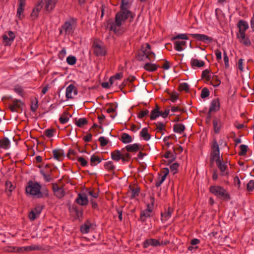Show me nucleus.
<instances>
[{"label":"nucleus","mask_w":254,"mask_h":254,"mask_svg":"<svg viewBox=\"0 0 254 254\" xmlns=\"http://www.w3.org/2000/svg\"><path fill=\"white\" fill-rule=\"evenodd\" d=\"M135 15V13L132 12L130 10L120 9L116 14L115 22H111L108 23L109 30L114 31L116 34H121L120 28L122 26L123 22L129 18V21L131 22L133 21Z\"/></svg>","instance_id":"1"},{"label":"nucleus","mask_w":254,"mask_h":254,"mask_svg":"<svg viewBox=\"0 0 254 254\" xmlns=\"http://www.w3.org/2000/svg\"><path fill=\"white\" fill-rule=\"evenodd\" d=\"M209 191L223 201H229L231 199L229 192L222 186H211L209 188Z\"/></svg>","instance_id":"2"},{"label":"nucleus","mask_w":254,"mask_h":254,"mask_svg":"<svg viewBox=\"0 0 254 254\" xmlns=\"http://www.w3.org/2000/svg\"><path fill=\"white\" fill-rule=\"evenodd\" d=\"M41 186L38 182L29 181L25 189V191L32 196L38 198L40 190H41Z\"/></svg>","instance_id":"3"},{"label":"nucleus","mask_w":254,"mask_h":254,"mask_svg":"<svg viewBox=\"0 0 254 254\" xmlns=\"http://www.w3.org/2000/svg\"><path fill=\"white\" fill-rule=\"evenodd\" d=\"M77 19L73 17H70L62 25L61 28L64 30L65 35L72 34L74 30V25H76Z\"/></svg>","instance_id":"4"},{"label":"nucleus","mask_w":254,"mask_h":254,"mask_svg":"<svg viewBox=\"0 0 254 254\" xmlns=\"http://www.w3.org/2000/svg\"><path fill=\"white\" fill-rule=\"evenodd\" d=\"M217 158H220V149L217 140L214 138L211 143L210 161V162H214Z\"/></svg>","instance_id":"5"},{"label":"nucleus","mask_w":254,"mask_h":254,"mask_svg":"<svg viewBox=\"0 0 254 254\" xmlns=\"http://www.w3.org/2000/svg\"><path fill=\"white\" fill-rule=\"evenodd\" d=\"M237 26L239 28V32L237 33V38L245 37V34L246 31L249 29L248 23L243 19H240L238 21Z\"/></svg>","instance_id":"6"},{"label":"nucleus","mask_w":254,"mask_h":254,"mask_svg":"<svg viewBox=\"0 0 254 254\" xmlns=\"http://www.w3.org/2000/svg\"><path fill=\"white\" fill-rule=\"evenodd\" d=\"M189 35L197 41L203 42L206 44L213 42V39L207 35L201 34H190Z\"/></svg>","instance_id":"7"},{"label":"nucleus","mask_w":254,"mask_h":254,"mask_svg":"<svg viewBox=\"0 0 254 254\" xmlns=\"http://www.w3.org/2000/svg\"><path fill=\"white\" fill-rule=\"evenodd\" d=\"M93 47L94 48V54L96 56H105L106 55L107 51L104 45L94 42Z\"/></svg>","instance_id":"8"},{"label":"nucleus","mask_w":254,"mask_h":254,"mask_svg":"<svg viewBox=\"0 0 254 254\" xmlns=\"http://www.w3.org/2000/svg\"><path fill=\"white\" fill-rule=\"evenodd\" d=\"M44 206L40 204L36 205L29 212L28 217L30 220L34 221L38 217L41 213Z\"/></svg>","instance_id":"9"},{"label":"nucleus","mask_w":254,"mask_h":254,"mask_svg":"<svg viewBox=\"0 0 254 254\" xmlns=\"http://www.w3.org/2000/svg\"><path fill=\"white\" fill-rule=\"evenodd\" d=\"M151 56L145 55L144 51L143 52L141 49L137 52L136 59L138 61H142L147 59L150 61H154L155 59V54L154 53H151Z\"/></svg>","instance_id":"10"},{"label":"nucleus","mask_w":254,"mask_h":254,"mask_svg":"<svg viewBox=\"0 0 254 254\" xmlns=\"http://www.w3.org/2000/svg\"><path fill=\"white\" fill-rule=\"evenodd\" d=\"M126 149L128 152L136 153L139 150H143V147L142 145L139 143H134L133 144H129L127 145L125 148H123L122 151L124 152Z\"/></svg>","instance_id":"11"},{"label":"nucleus","mask_w":254,"mask_h":254,"mask_svg":"<svg viewBox=\"0 0 254 254\" xmlns=\"http://www.w3.org/2000/svg\"><path fill=\"white\" fill-rule=\"evenodd\" d=\"M52 190L54 195L58 198L63 197L65 193L63 187H59L57 184H52Z\"/></svg>","instance_id":"12"},{"label":"nucleus","mask_w":254,"mask_h":254,"mask_svg":"<svg viewBox=\"0 0 254 254\" xmlns=\"http://www.w3.org/2000/svg\"><path fill=\"white\" fill-rule=\"evenodd\" d=\"M24 103L20 100L15 99L13 100L12 103L9 105V108L12 112H18L19 109H22V106Z\"/></svg>","instance_id":"13"},{"label":"nucleus","mask_w":254,"mask_h":254,"mask_svg":"<svg viewBox=\"0 0 254 254\" xmlns=\"http://www.w3.org/2000/svg\"><path fill=\"white\" fill-rule=\"evenodd\" d=\"M173 212V209L169 206L168 208H165L164 212L161 213V220L162 222H165L167 221L172 216V214Z\"/></svg>","instance_id":"14"},{"label":"nucleus","mask_w":254,"mask_h":254,"mask_svg":"<svg viewBox=\"0 0 254 254\" xmlns=\"http://www.w3.org/2000/svg\"><path fill=\"white\" fill-rule=\"evenodd\" d=\"M2 38L4 41L5 46L10 45L11 43L15 38V35L12 31H9L8 32V36L6 34H4L2 35Z\"/></svg>","instance_id":"15"},{"label":"nucleus","mask_w":254,"mask_h":254,"mask_svg":"<svg viewBox=\"0 0 254 254\" xmlns=\"http://www.w3.org/2000/svg\"><path fill=\"white\" fill-rule=\"evenodd\" d=\"M26 4V0H18V7L17 10L16 16L19 19H22L24 6Z\"/></svg>","instance_id":"16"},{"label":"nucleus","mask_w":254,"mask_h":254,"mask_svg":"<svg viewBox=\"0 0 254 254\" xmlns=\"http://www.w3.org/2000/svg\"><path fill=\"white\" fill-rule=\"evenodd\" d=\"M75 202L82 206L86 205L88 203L86 194L84 193H79L77 197L75 199Z\"/></svg>","instance_id":"17"},{"label":"nucleus","mask_w":254,"mask_h":254,"mask_svg":"<svg viewBox=\"0 0 254 254\" xmlns=\"http://www.w3.org/2000/svg\"><path fill=\"white\" fill-rule=\"evenodd\" d=\"M143 247L145 249L147 248L149 246L158 247L161 246L159 241L155 239H146L143 243Z\"/></svg>","instance_id":"18"},{"label":"nucleus","mask_w":254,"mask_h":254,"mask_svg":"<svg viewBox=\"0 0 254 254\" xmlns=\"http://www.w3.org/2000/svg\"><path fill=\"white\" fill-rule=\"evenodd\" d=\"M213 126L214 132L215 133H218L222 127V123L220 118L216 117H213Z\"/></svg>","instance_id":"19"},{"label":"nucleus","mask_w":254,"mask_h":254,"mask_svg":"<svg viewBox=\"0 0 254 254\" xmlns=\"http://www.w3.org/2000/svg\"><path fill=\"white\" fill-rule=\"evenodd\" d=\"M72 92H73V95H75L77 94V90L73 84H70L66 89L65 96L67 99L73 98Z\"/></svg>","instance_id":"20"},{"label":"nucleus","mask_w":254,"mask_h":254,"mask_svg":"<svg viewBox=\"0 0 254 254\" xmlns=\"http://www.w3.org/2000/svg\"><path fill=\"white\" fill-rule=\"evenodd\" d=\"M93 226L89 220H86L84 223L80 226V232L82 234H87L90 232V228Z\"/></svg>","instance_id":"21"},{"label":"nucleus","mask_w":254,"mask_h":254,"mask_svg":"<svg viewBox=\"0 0 254 254\" xmlns=\"http://www.w3.org/2000/svg\"><path fill=\"white\" fill-rule=\"evenodd\" d=\"M57 1V0H45L46 4L44 9L48 12H50L55 8Z\"/></svg>","instance_id":"22"},{"label":"nucleus","mask_w":254,"mask_h":254,"mask_svg":"<svg viewBox=\"0 0 254 254\" xmlns=\"http://www.w3.org/2000/svg\"><path fill=\"white\" fill-rule=\"evenodd\" d=\"M220 107V104L219 98H216L212 100L209 109V112H217Z\"/></svg>","instance_id":"23"},{"label":"nucleus","mask_w":254,"mask_h":254,"mask_svg":"<svg viewBox=\"0 0 254 254\" xmlns=\"http://www.w3.org/2000/svg\"><path fill=\"white\" fill-rule=\"evenodd\" d=\"M129 188L130 191L129 196L131 198H134L135 197L138 196L139 195V193L140 190V189L139 187L136 185H130L129 186Z\"/></svg>","instance_id":"24"},{"label":"nucleus","mask_w":254,"mask_h":254,"mask_svg":"<svg viewBox=\"0 0 254 254\" xmlns=\"http://www.w3.org/2000/svg\"><path fill=\"white\" fill-rule=\"evenodd\" d=\"M53 153L54 158L59 161H62L64 156V151L61 149L53 150Z\"/></svg>","instance_id":"25"},{"label":"nucleus","mask_w":254,"mask_h":254,"mask_svg":"<svg viewBox=\"0 0 254 254\" xmlns=\"http://www.w3.org/2000/svg\"><path fill=\"white\" fill-rule=\"evenodd\" d=\"M42 250V248L40 246L37 245H32L29 246L21 247L18 249V251L19 252H30L32 251H41Z\"/></svg>","instance_id":"26"},{"label":"nucleus","mask_w":254,"mask_h":254,"mask_svg":"<svg viewBox=\"0 0 254 254\" xmlns=\"http://www.w3.org/2000/svg\"><path fill=\"white\" fill-rule=\"evenodd\" d=\"M151 213V212L150 211H148L146 209L141 210L138 220L141 221L142 223L145 222L146 221V218L152 217Z\"/></svg>","instance_id":"27"},{"label":"nucleus","mask_w":254,"mask_h":254,"mask_svg":"<svg viewBox=\"0 0 254 254\" xmlns=\"http://www.w3.org/2000/svg\"><path fill=\"white\" fill-rule=\"evenodd\" d=\"M158 67L157 64L151 63H146L143 66L144 69L149 72H154L157 69Z\"/></svg>","instance_id":"28"},{"label":"nucleus","mask_w":254,"mask_h":254,"mask_svg":"<svg viewBox=\"0 0 254 254\" xmlns=\"http://www.w3.org/2000/svg\"><path fill=\"white\" fill-rule=\"evenodd\" d=\"M10 142L7 137L0 139V148L6 150L10 147Z\"/></svg>","instance_id":"29"},{"label":"nucleus","mask_w":254,"mask_h":254,"mask_svg":"<svg viewBox=\"0 0 254 254\" xmlns=\"http://www.w3.org/2000/svg\"><path fill=\"white\" fill-rule=\"evenodd\" d=\"M204 64L203 61L197 59H192L190 61V65L192 68H194V67H201L203 66Z\"/></svg>","instance_id":"30"},{"label":"nucleus","mask_w":254,"mask_h":254,"mask_svg":"<svg viewBox=\"0 0 254 254\" xmlns=\"http://www.w3.org/2000/svg\"><path fill=\"white\" fill-rule=\"evenodd\" d=\"M102 160V158L95 154H93L91 156L90 158V165L91 166H95L97 164L101 163Z\"/></svg>","instance_id":"31"},{"label":"nucleus","mask_w":254,"mask_h":254,"mask_svg":"<svg viewBox=\"0 0 254 254\" xmlns=\"http://www.w3.org/2000/svg\"><path fill=\"white\" fill-rule=\"evenodd\" d=\"M104 167L105 169L106 170H107L108 172H109L110 173H113V174H114L116 167L114 165V163L112 161H109L106 162L104 164Z\"/></svg>","instance_id":"32"},{"label":"nucleus","mask_w":254,"mask_h":254,"mask_svg":"<svg viewBox=\"0 0 254 254\" xmlns=\"http://www.w3.org/2000/svg\"><path fill=\"white\" fill-rule=\"evenodd\" d=\"M122 154L121 151L116 150L111 152V158L115 161L118 162L121 159Z\"/></svg>","instance_id":"33"},{"label":"nucleus","mask_w":254,"mask_h":254,"mask_svg":"<svg viewBox=\"0 0 254 254\" xmlns=\"http://www.w3.org/2000/svg\"><path fill=\"white\" fill-rule=\"evenodd\" d=\"M185 126L182 124H176L173 126V130L175 132L181 133L185 130Z\"/></svg>","instance_id":"34"},{"label":"nucleus","mask_w":254,"mask_h":254,"mask_svg":"<svg viewBox=\"0 0 254 254\" xmlns=\"http://www.w3.org/2000/svg\"><path fill=\"white\" fill-rule=\"evenodd\" d=\"M5 191L8 196L11 195V192L15 187L13 186L11 182L6 181L5 183Z\"/></svg>","instance_id":"35"},{"label":"nucleus","mask_w":254,"mask_h":254,"mask_svg":"<svg viewBox=\"0 0 254 254\" xmlns=\"http://www.w3.org/2000/svg\"><path fill=\"white\" fill-rule=\"evenodd\" d=\"M173 149L174 154H173V155H172L173 158L170 161V163L173 162L176 158V155L177 154H180L182 152V151L183 150V147L180 145H179L177 147H173Z\"/></svg>","instance_id":"36"},{"label":"nucleus","mask_w":254,"mask_h":254,"mask_svg":"<svg viewBox=\"0 0 254 254\" xmlns=\"http://www.w3.org/2000/svg\"><path fill=\"white\" fill-rule=\"evenodd\" d=\"M30 108L32 112H35L38 108V100L37 98L34 97L30 100Z\"/></svg>","instance_id":"37"},{"label":"nucleus","mask_w":254,"mask_h":254,"mask_svg":"<svg viewBox=\"0 0 254 254\" xmlns=\"http://www.w3.org/2000/svg\"><path fill=\"white\" fill-rule=\"evenodd\" d=\"M245 37H239L237 38L239 39L240 43H242L244 46L246 47H249L251 45L252 43L248 37H246V34H245Z\"/></svg>","instance_id":"38"},{"label":"nucleus","mask_w":254,"mask_h":254,"mask_svg":"<svg viewBox=\"0 0 254 254\" xmlns=\"http://www.w3.org/2000/svg\"><path fill=\"white\" fill-rule=\"evenodd\" d=\"M121 141L124 143H128L132 141V139L130 135L127 133H123L121 139Z\"/></svg>","instance_id":"39"},{"label":"nucleus","mask_w":254,"mask_h":254,"mask_svg":"<svg viewBox=\"0 0 254 254\" xmlns=\"http://www.w3.org/2000/svg\"><path fill=\"white\" fill-rule=\"evenodd\" d=\"M140 135L146 141L149 140L151 137V135L148 132V129L146 127L142 128L140 132Z\"/></svg>","instance_id":"40"},{"label":"nucleus","mask_w":254,"mask_h":254,"mask_svg":"<svg viewBox=\"0 0 254 254\" xmlns=\"http://www.w3.org/2000/svg\"><path fill=\"white\" fill-rule=\"evenodd\" d=\"M215 161L221 172H223L226 170L227 168L226 163L222 162L220 158H217Z\"/></svg>","instance_id":"41"},{"label":"nucleus","mask_w":254,"mask_h":254,"mask_svg":"<svg viewBox=\"0 0 254 254\" xmlns=\"http://www.w3.org/2000/svg\"><path fill=\"white\" fill-rule=\"evenodd\" d=\"M141 49L144 52L145 55H150L151 56V53H153L151 51V46L148 43H145L142 45L141 47Z\"/></svg>","instance_id":"42"},{"label":"nucleus","mask_w":254,"mask_h":254,"mask_svg":"<svg viewBox=\"0 0 254 254\" xmlns=\"http://www.w3.org/2000/svg\"><path fill=\"white\" fill-rule=\"evenodd\" d=\"M130 4L128 0H121L120 9L122 10H129L128 9L130 7Z\"/></svg>","instance_id":"43"},{"label":"nucleus","mask_w":254,"mask_h":254,"mask_svg":"<svg viewBox=\"0 0 254 254\" xmlns=\"http://www.w3.org/2000/svg\"><path fill=\"white\" fill-rule=\"evenodd\" d=\"M68 116H69V117H71V116L70 115L68 114V112H64L63 115L62 116H61L59 118L60 122L62 124H64L66 123L69 120Z\"/></svg>","instance_id":"44"},{"label":"nucleus","mask_w":254,"mask_h":254,"mask_svg":"<svg viewBox=\"0 0 254 254\" xmlns=\"http://www.w3.org/2000/svg\"><path fill=\"white\" fill-rule=\"evenodd\" d=\"M41 174L43 176L44 180L46 182H51L53 179H52V175L49 173V172H45L43 170H41L40 171Z\"/></svg>","instance_id":"45"},{"label":"nucleus","mask_w":254,"mask_h":254,"mask_svg":"<svg viewBox=\"0 0 254 254\" xmlns=\"http://www.w3.org/2000/svg\"><path fill=\"white\" fill-rule=\"evenodd\" d=\"M88 124L86 119L83 118H80L78 120H75V124L79 127H82Z\"/></svg>","instance_id":"46"},{"label":"nucleus","mask_w":254,"mask_h":254,"mask_svg":"<svg viewBox=\"0 0 254 254\" xmlns=\"http://www.w3.org/2000/svg\"><path fill=\"white\" fill-rule=\"evenodd\" d=\"M154 124L156 126V130L158 132L162 133V134L164 133L162 132L163 131L165 130L166 125L162 122H158L157 123H155Z\"/></svg>","instance_id":"47"},{"label":"nucleus","mask_w":254,"mask_h":254,"mask_svg":"<svg viewBox=\"0 0 254 254\" xmlns=\"http://www.w3.org/2000/svg\"><path fill=\"white\" fill-rule=\"evenodd\" d=\"M155 202V198L153 195L150 196V203H148L146 205L147 208L145 209L148 211L152 212Z\"/></svg>","instance_id":"48"},{"label":"nucleus","mask_w":254,"mask_h":254,"mask_svg":"<svg viewBox=\"0 0 254 254\" xmlns=\"http://www.w3.org/2000/svg\"><path fill=\"white\" fill-rule=\"evenodd\" d=\"M221 83V81L217 75H213L212 77V80L210 84L214 87L218 86Z\"/></svg>","instance_id":"49"},{"label":"nucleus","mask_w":254,"mask_h":254,"mask_svg":"<svg viewBox=\"0 0 254 254\" xmlns=\"http://www.w3.org/2000/svg\"><path fill=\"white\" fill-rule=\"evenodd\" d=\"M179 90L180 91H184L186 93H188L190 90L189 85L186 82L180 83L179 85Z\"/></svg>","instance_id":"50"},{"label":"nucleus","mask_w":254,"mask_h":254,"mask_svg":"<svg viewBox=\"0 0 254 254\" xmlns=\"http://www.w3.org/2000/svg\"><path fill=\"white\" fill-rule=\"evenodd\" d=\"M123 77V74L122 72L117 73L114 76H111L109 79L110 85H112L115 79H120Z\"/></svg>","instance_id":"51"},{"label":"nucleus","mask_w":254,"mask_h":254,"mask_svg":"<svg viewBox=\"0 0 254 254\" xmlns=\"http://www.w3.org/2000/svg\"><path fill=\"white\" fill-rule=\"evenodd\" d=\"M122 157L121 160L123 163L128 162L131 159V156L128 152H127L125 153H122Z\"/></svg>","instance_id":"52"},{"label":"nucleus","mask_w":254,"mask_h":254,"mask_svg":"<svg viewBox=\"0 0 254 254\" xmlns=\"http://www.w3.org/2000/svg\"><path fill=\"white\" fill-rule=\"evenodd\" d=\"M14 91L15 92L17 93L19 95L23 97L24 95V90L21 86L17 84L14 86Z\"/></svg>","instance_id":"53"},{"label":"nucleus","mask_w":254,"mask_h":254,"mask_svg":"<svg viewBox=\"0 0 254 254\" xmlns=\"http://www.w3.org/2000/svg\"><path fill=\"white\" fill-rule=\"evenodd\" d=\"M49 196V190L47 189H43L42 190H40L38 198L48 197Z\"/></svg>","instance_id":"54"},{"label":"nucleus","mask_w":254,"mask_h":254,"mask_svg":"<svg viewBox=\"0 0 254 254\" xmlns=\"http://www.w3.org/2000/svg\"><path fill=\"white\" fill-rule=\"evenodd\" d=\"M240 151L238 153L240 156H245L247 152L248 147L247 145L242 144L240 146Z\"/></svg>","instance_id":"55"},{"label":"nucleus","mask_w":254,"mask_h":254,"mask_svg":"<svg viewBox=\"0 0 254 254\" xmlns=\"http://www.w3.org/2000/svg\"><path fill=\"white\" fill-rule=\"evenodd\" d=\"M56 132V129L53 128H48L45 130L44 135L47 137L50 138L54 136V132Z\"/></svg>","instance_id":"56"},{"label":"nucleus","mask_w":254,"mask_h":254,"mask_svg":"<svg viewBox=\"0 0 254 254\" xmlns=\"http://www.w3.org/2000/svg\"><path fill=\"white\" fill-rule=\"evenodd\" d=\"M106 106H109L110 107L106 111L108 113L115 112L116 111V108H117V104L115 105L114 104L112 103H108L107 104Z\"/></svg>","instance_id":"57"},{"label":"nucleus","mask_w":254,"mask_h":254,"mask_svg":"<svg viewBox=\"0 0 254 254\" xmlns=\"http://www.w3.org/2000/svg\"><path fill=\"white\" fill-rule=\"evenodd\" d=\"M66 62L69 65H74L76 62V59L74 56H69L66 58Z\"/></svg>","instance_id":"58"},{"label":"nucleus","mask_w":254,"mask_h":254,"mask_svg":"<svg viewBox=\"0 0 254 254\" xmlns=\"http://www.w3.org/2000/svg\"><path fill=\"white\" fill-rule=\"evenodd\" d=\"M210 92L208 89L206 87L203 88L201 92L200 97L201 98L204 99L209 96Z\"/></svg>","instance_id":"59"},{"label":"nucleus","mask_w":254,"mask_h":254,"mask_svg":"<svg viewBox=\"0 0 254 254\" xmlns=\"http://www.w3.org/2000/svg\"><path fill=\"white\" fill-rule=\"evenodd\" d=\"M160 116L159 111L152 110L150 113V119L151 120H154Z\"/></svg>","instance_id":"60"},{"label":"nucleus","mask_w":254,"mask_h":254,"mask_svg":"<svg viewBox=\"0 0 254 254\" xmlns=\"http://www.w3.org/2000/svg\"><path fill=\"white\" fill-rule=\"evenodd\" d=\"M183 39V40H188V37L186 34H179L177 36L173 37L172 38L171 40H176V39Z\"/></svg>","instance_id":"61"},{"label":"nucleus","mask_w":254,"mask_h":254,"mask_svg":"<svg viewBox=\"0 0 254 254\" xmlns=\"http://www.w3.org/2000/svg\"><path fill=\"white\" fill-rule=\"evenodd\" d=\"M179 166V165L177 163H174L170 166V170L172 172H173L174 174L178 173Z\"/></svg>","instance_id":"62"},{"label":"nucleus","mask_w":254,"mask_h":254,"mask_svg":"<svg viewBox=\"0 0 254 254\" xmlns=\"http://www.w3.org/2000/svg\"><path fill=\"white\" fill-rule=\"evenodd\" d=\"M99 141L100 142V145L102 147L105 146L108 143V140L104 136H101L99 138Z\"/></svg>","instance_id":"63"},{"label":"nucleus","mask_w":254,"mask_h":254,"mask_svg":"<svg viewBox=\"0 0 254 254\" xmlns=\"http://www.w3.org/2000/svg\"><path fill=\"white\" fill-rule=\"evenodd\" d=\"M247 189L248 191H252L254 190V180H252L247 184Z\"/></svg>","instance_id":"64"}]
</instances>
